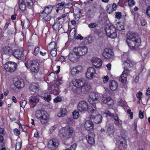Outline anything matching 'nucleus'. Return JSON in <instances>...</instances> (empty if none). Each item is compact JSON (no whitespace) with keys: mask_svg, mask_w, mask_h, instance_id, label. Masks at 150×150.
<instances>
[{"mask_svg":"<svg viewBox=\"0 0 150 150\" xmlns=\"http://www.w3.org/2000/svg\"><path fill=\"white\" fill-rule=\"evenodd\" d=\"M122 60L125 65L124 70L119 77V80L122 83L126 82L127 79V74L131 71L133 66V62L129 57L128 54L125 53L122 55Z\"/></svg>","mask_w":150,"mask_h":150,"instance_id":"f257e3e1","label":"nucleus"},{"mask_svg":"<svg viewBox=\"0 0 150 150\" xmlns=\"http://www.w3.org/2000/svg\"><path fill=\"white\" fill-rule=\"evenodd\" d=\"M126 42L131 49L136 50L141 45V40L140 37L135 34L129 32L127 35Z\"/></svg>","mask_w":150,"mask_h":150,"instance_id":"f03ea898","label":"nucleus"},{"mask_svg":"<svg viewBox=\"0 0 150 150\" xmlns=\"http://www.w3.org/2000/svg\"><path fill=\"white\" fill-rule=\"evenodd\" d=\"M36 117L43 124L47 123L50 118V116L45 110H37L35 113Z\"/></svg>","mask_w":150,"mask_h":150,"instance_id":"7ed1b4c3","label":"nucleus"},{"mask_svg":"<svg viewBox=\"0 0 150 150\" xmlns=\"http://www.w3.org/2000/svg\"><path fill=\"white\" fill-rule=\"evenodd\" d=\"M25 64L28 69H30V72L32 74H36L39 71V64L36 60H31L25 62Z\"/></svg>","mask_w":150,"mask_h":150,"instance_id":"20e7f679","label":"nucleus"},{"mask_svg":"<svg viewBox=\"0 0 150 150\" xmlns=\"http://www.w3.org/2000/svg\"><path fill=\"white\" fill-rule=\"evenodd\" d=\"M116 29L114 26L112 25H108L105 28V31L107 36L112 39H114L117 37Z\"/></svg>","mask_w":150,"mask_h":150,"instance_id":"39448f33","label":"nucleus"},{"mask_svg":"<svg viewBox=\"0 0 150 150\" xmlns=\"http://www.w3.org/2000/svg\"><path fill=\"white\" fill-rule=\"evenodd\" d=\"M73 132L74 129L73 127L67 126L62 129V134L63 137L68 139L71 137Z\"/></svg>","mask_w":150,"mask_h":150,"instance_id":"423d86ee","label":"nucleus"},{"mask_svg":"<svg viewBox=\"0 0 150 150\" xmlns=\"http://www.w3.org/2000/svg\"><path fill=\"white\" fill-rule=\"evenodd\" d=\"M4 67L7 71L13 72L16 70L17 64L15 62H8L4 64Z\"/></svg>","mask_w":150,"mask_h":150,"instance_id":"0eeeda50","label":"nucleus"},{"mask_svg":"<svg viewBox=\"0 0 150 150\" xmlns=\"http://www.w3.org/2000/svg\"><path fill=\"white\" fill-rule=\"evenodd\" d=\"M74 52L76 53L79 56L84 55L88 52V48L85 46L80 47H75L74 48Z\"/></svg>","mask_w":150,"mask_h":150,"instance_id":"6e6552de","label":"nucleus"},{"mask_svg":"<svg viewBox=\"0 0 150 150\" xmlns=\"http://www.w3.org/2000/svg\"><path fill=\"white\" fill-rule=\"evenodd\" d=\"M117 144L120 149H125L127 147L126 139L123 137H119Z\"/></svg>","mask_w":150,"mask_h":150,"instance_id":"1a4fd4ad","label":"nucleus"},{"mask_svg":"<svg viewBox=\"0 0 150 150\" xmlns=\"http://www.w3.org/2000/svg\"><path fill=\"white\" fill-rule=\"evenodd\" d=\"M77 109L81 112L87 111L88 109L87 103L84 100L80 101L78 104Z\"/></svg>","mask_w":150,"mask_h":150,"instance_id":"9d476101","label":"nucleus"},{"mask_svg":"<svg viewBox=\"0 0 150 150\" xmlns=\"http://www.w3.org/2000/svg\"><path fill=\"white\" fill-rule=\"evenodd\" d=\"M23 52V49L21 48L20 50H15L13 52V54L16 59H22L24 58Z\"/></svg>","mask_w":150,"mask_h":150,"instance_id":"9b49d317","label":"nucleus"},{"mask_svg":"<svg viewBox=\"0 0 150 150\" xmlns=\"http://www.w3.org/2000/svg\"><path fill=\"white\" fill-rule=\"evenodd\" d=\"M72 83L73 85L78 88H80L85 84V80L83 78L80 79H73Z\"/></svg>","mask_w":150,"mask_h":150,"instance_id":"f8f14e48","label":"nucleus"},{"mask_svg":"<svg viewBox=\"0 0 150 150\" xmlns=\"http://www.w3.org/2000/svg\"><path fill=\"white\" fill-rule=\"evenodd\" d=\"M114 53L112 50L110 48L105 49L103 53V56L106 59H109L112 58L114 56Z\"/></svg>","mask_w":150,"mask_h":150,"instance_id":"ddd939ff","label":"nucleus"},{"mask_svg":"<svg viewBox=\"0 0 150 150\" xmlns=\"http://www.w3.org/2000/svg\"><path fill=\"white\" fill-rule=\"evenodd\" d=\"M95 74L96 70L95 68L93 67H91L87 69L86 76L87 79H90L93 78Z\"/></svg>","mask_w":150,"mask_h":150,"instance_id":"4468645a","label":"nucleus"},{"mask_svg":"<svg viewBox=\"0 0 150 150\" xmlns=\"http://www.w3.org/2000/svg\"><path fill=\"white\" fill-rule=\"evenodd\" d=\"M90 117L91 120H93L96 124H99L102 122L103 117L100 114L95 116L91 115H90Z\"/></svg>","mask_w":150,"mask_h":150,"instance_id":"2eb2a0df","label":"nucleus"},{"mask_svg":"<svg viewBox=\"0 0 150 150\" xmlns=\"http://www.w3.org/2000/svg\"><path fill=\"white\" fill-rule=\"evenodd\" d=\"M91 62L93 65L97 68L100 67L101 66L102 63L101 59L97 57L93 58Z\"/></svg>","mask_w":150,"mask_h":150,"instance_id":"dca6fc26","label":"nucleus"},{"mask_svg":"<svg viewBox=\"0 0 150 150\" xmlns=\"http://www.w3.org/2000/svg\"><path fill=\"white\" fill-rule=\"evenodd\" d=\"M95 135L93 133H89L86 136V139L88 143L90 145H92L94 144L95 143Z\"/></svg>","mask_w":150,"mask_h":150,"instance_id":"f3484780","label":"nucleus"},{"mask_svg":"<svg viewBox=\"0 0 150 150\" xmlns=\"http://www.w3.org/2000/svg\"><path fill=\"white\" fill-rule=\"evenodd\" d=\"M58 144V142L56 139L50 140L48 142V146L51 149H54L57 147Z\"/></svg>","mask_w":150,"mask_h":150,"instance_id":"a211bd4d","label":"nucleus"},{"mask_svg":"<svg viewBox=\"0 0 150 150\" xmlns=\"http://www.w3.org/2000/svg\"><path fill=\"white\" fill-rule=\"evenodd\" d=\"M59 81H57L56 83L52 87L51 92L52 93L55 95H58L59 93Z\"/></svg>","mask_w":150,"mask_h":150,"instance_id":"6ab92c4d","label":"nucleus"},{"mask_svg":"<svg viewBox=\"0 0 150 150\" xmlns=\"http://www.w3.org/2000/svg\"><path fill=\"white\" fill-rule=\"evenodd\" d=\"M91 86L88 85L84 84L80 88V94L83 95V94H86L88 93L91 89Z\"/></svg>","mask_w":150,"mask_h":150,"instance_id":"aec40b11","label":"nucleus"},{"mask_svg":"<svg viewBox=\"0 0 150 150\" xmlns=\"http://www.w3.org/2000/svg\"><path fill=\"white\" fill-rule=\"evenodd\" d=\"M78 54L77 53L74 52V49L73 51L71 53H69L68 55V58L69 60L73 62H76L78 58Z\"/></svg>","mask_w":150,"mask_h":150,"instance_id":"412c9836","label":"nucleus"},{"mask_svg":"<svg viewBox=\"0 0 150 150\" xmlns=\"http://www.w3.org/2000/svg\"><path fill=\"white\" fill-rule=\"evenodd\" d=\"M117 8L116 4L114 3L113 4H108L106 6V9L107 12L109 13H110L113 11H115Z\"/></svg>","mask_w":150,"mask_h":150,"instance_id":"4be33fe9","label":"nucleus"},{"mask_svg":"<svg viewBox=\"0 0 150 150\" xmlns=\"http://www.w3.org/2000/svg\"><path fill=\"white\" fill-rule=\"evenodd\" d=\"M84 126L86 129L88 130L91 131L93 128V122L90 120H86L85 121Z\"/></svg>","mask_w":150,"mask_h":150,"instance_id":"5701e85b","label":"nucleus"},{"mask_svg":"<svg viewBox=\"0 0 150 150\" xmlns=\"http://www.w3.org/2000/svg\"><path fill=\"white\" fill-rule=\"evenodd\" d=\"M98 98V95L97 93H91L89 98L88 99V101L90 103H92V102H95L96 101H97Z\"/></svg>","mask_w":150,"mask_h":150,"instance_id":"b1692460","label":"nucleus"},{"mask_svg":"<svg viewBox=\"0 0 150 150\" xmlns=\"http://www.w3.org/2000/svg\"><path fill=\"white\" fill-rule=\"evenodd\" d=\"M39 96H33L31 99H29V102L30 104L33 105V107H35L39 100Z\"/></svg>","mask_w":150,"mask_h":150,"instance_id":"393cba45","label":"nucleus"},{"mask_svg":"<svg viewBox=\"0 0 150 150\" xmlns=\"http://www.w3.org/2000/svg\"><path fill=\"white\" fill-rule=\"evenodd\" d=\"M101 101L104 103L109 105H111L113 104V100L110 97L102 98Z\"/></svg>","mask_w":150,"mask_h":150,"instance_id":"a878e982","label":"nucleus"},{"mask_svg":"<svg viewBox=\"0 0 150 150\" xmlns=\"http://www.w3.org/2000/svg\"><path fill=\"white\" fill-rule=\"evenodd\" d=\"M82 67L80 66H78L76 67L73 68L71 70V73L72 75H74L79 73L81 71Z\"/></svg>","mask_w":150,"mask_h":150,"instance_id":"bb28decb","label":"nucleus"},{"mask_svg":"<svg viewBox=\"0 0 150 150\" xmlns=\"http://www.w3.org/2000/svg\"><path fill=\"white\" fill-rule=\"evenodd\" d=\"M112 117L114 120V123L116 125L118 126H121L122 124V121L120 119L117 114H115Z\"/></svg>","mask_w":150,"mask_h":150,"instance_id":"cd10ccee","label":"nucleus"},{"mask_svg":"<svg viewBox=\"0 0 150 150\" xmlns=\"http://www.w3.org/2000/svg\"><path fill=\"white\" fill-rule=\"evenodd\" d=\"M30 90L34 92H36L39 90V85L35 83H32L30 86Z\"/></svg>","mask_w":150,"mask_h":150,"instance_id":"c85d7f7f","label":"nucleus"},{"mask_svg":"<svg viewBox=\"0 0 150 150\" xmlns=\"http://www.w3.org/2000/svg\"><path fill=\"white\" fill-rule=\"evenodd\" d=\"M109 86L111 90L114 91L117 89L118 87V84L116 81L111 80L110 81Z\"/></svg>","mask_w":150,"mask_h":150,"instance_id":"c756f323","label":"nucleus"},{"mask_svg":"<svg viewBox=\"0 0 150 150\" xmlns=\"http://www.w3.org/2000/svg\"><path fill=\"white\" fill-rule=\"evenodd\" d=\"M14 85L16 88L20 89L23 88L24 86V83L22 80L20 79L17 81L15 83Z\"/></svg>","mask_w":150,"mask_h":150,"instance_id":"7c9ffc66","label":"nucleus"},{"mask_svg":"<svg viewBox=\"0 0 150 150\" xmlns=\"http://www.w3.org/2000/svg\"><path fill=\"white\" fill-rule=\"evenodd\" d=\"M49 14L41 13L40 16L42 18L43 21L48 22L50 21L51 17L49 15Z\"/></svg>","mask_w":150,"mask_h":150,"instance_id":"2f4dec72","label":"nucleus"},{"mask_svg":"<svg viewBox=\"0 0 150 150\" xmlns=\"http://www.w3.org/2000/svg\"><path fill=\"white\" fill-rule=\"evenodd\" d=\"M107 131L110 135L113 134L115 132L114 126L112 125H109L107 127Z\"/></svg>","mask_w":150,"mask_h":150,"instance_id":"473e14b6","label":"nucleus"},{"mask_svg":"<svg viewBox=\"0 0 150 150\" xmlns=\"http://www.w3.org/2000/svg\"><path fill=\"white\" fill-rule=\"evenodd\" d=\"M53 7L51 6H49L45 7L41 13L50 14L51 12Z\"/></svg>","mask_w":150,"mask_h":150,"instance_id":"72a5a7b5","label":"nucleus"},{"mask_svg":"<svg viewBox=\"0 0 150 150\" xmlns=\"http://www.w3.org/2000/svg\"><path fill=\"white\" fill-rule=\"evenodd\" d=\"M18 4L20 9L22 11L25 10L26 9V5L23 0H19Z\"/></svg>","mask_w":150,"mask_h":150,"instance_id":"f704fd0d","label":"nucleus"},{"mask_svg":"<svg viewBox=\"0 0 150 150\" xmlns=\"http://www.w3.org/2000/svg\"><path fill=\"white\" fill-rule=\"evenodd\" d=\"M41 97L44 98L45 100H47V101H49L51 100L50 96V94L48 93L42 94Z\"/></svg>","mask_w":150,"mask_h":150,"instance_id":"c9c22d12","label":"nucleus"},{"mask_svg":"<svg viewBox=\"0 0 150 150\" xmlns=\"http://www.w3.org/2000/svg\"><path fill=\"white\" fill-rule=\"evenodd\" d=\"M67 112L65 108L62 109L58 114V116L59 117H63L67 115Z\"/></svg>","mask_w":150,"mask_h":150,"instance_id":"e433bc0d","label":"nucleus"},{"mask_svg":"<svg viewBox=\"0 0 150 150\" xmlns=\"http://www.w3.org/2000/svg\"><path fill=\"white\" fill-rule=\"evenodd\" d=\"M3 50L4 52L6 54L9 55L11 54L12 50L10 47L8 46H5L4 47Z\"/></svg>","mask_w":150,"mask_h":150,"instance_id":"4c0bfd02","label":"nucleus"},{"mask_svg":"<svg viewBox=\"0 0 150 150\" xmlns=\"http://www.w3.org/2000/svg\"><path fill=\"white\" fill-rule=\"evenodd\" d=\"M55 43L53 41L51 42L47 46V50L48 51H50V50L56 48Z\"/></svg>","mask_w":150,"mask_h":150,"instance_id":"58836bf2","label":"nucleus"},{"mask_svg":"<svg viewBox=\"0 0 150 150\" xmlns=\"http://www.w3.org/2000/svg\"><path fill=\"white\" fill-rule=\"evenodd\" d=\"M22 25L25 28H28L30 25V23L29 21L27 19L26 20L23 21L22 22Z\"/></svg>","mask_w":150,"mask_h":150,"instance_id":"ea45409f","label":"nucleus"},{"mask_svg":"<svg viewBox=\"0 0 150 150\" xmlns=\"http://www.w3.org/2000/svg\"><path fill=\"white\" fill-rule=\"evenodd\" d=\"M60 24L59 22L55 23L54 24L52 25V27L54 30L55 31H57L59 30L60 27Z\"/></svg>","mask_w":150,"mask_h":150,"instance_id":"a19ab883","label":"nucleus"},{"mask_svg":"<svg viewBox=\"0 0 150 150\" xmlns=\"http://www.w3.org/2000/svg\"><path fill=\"white\" fill-rule=\"evenodd\" d=\"M96 109V105L95 104L92 105L91 107L88 106L87 110L88 112L91 113H93Z\"/></svg>","mask_w":150,"mask_h":150,"instance_id":"79ce46f5","label":"nucleus"},{"mask_svg":"<svg viewBox=\"0 0 150 150\" xmlns=\"http://www.w3.org/2000/svg\"><path fill=\"white\" fill-rule=\"evenodd\" d=\"M73 118L74 119H76L79 117V112L77 110H74L72 112Z\"/></svg>","mask_w":150,"mask_h":150,"instance_id":"37998d69","label":"nucleus"},{"mask_svg":"<svg viewBox=\"0 0 150 150\" xmlns=\"http://www.w3.org/2000/svg\"><path fill=\"white\" fill-rule=\"evenodd\" d=\"M22 143L21 142L17 141L15 148L16 150H19L21 148Z\"/></svg>","mask_w":150,"mask_h":150,"instance_id":"c03bdc74","label":"nucleus"},{"mask_svg":"<svg viewBox=\"0 0 150 150\" xmlns=\"http://www.w3.org/2000/svg\"><path fill=\"white\" fill-rule=\"evenodd\" d=\"M65 3L64 1H62L61 3H59L56 5L57 8H59L61 10L62 9L64 8V6Z\"/></svg>","mask_w":150,"mask_h":150,"instance_id":"a18cd8bd","label":"nucleus"},{"mask_svg":"<svg viewBox=\"0 0 150 150\" xmlns=\"http://www.w3.org/2000/svg\"><path fill=\"white\" fill-rule=\"evenodd\" d=\"M57 49L56 48L54 49H53L50 50L49 51L50 52V53L51 55L53 57H55L57 55Z\"/></svg>","mask_w":150,"mask_h":150,"instance_id":"49530a36","label":"nucleus"},{"mask_svg":"<svg viewBox=\"0 0 150 150\" xmlns=\"http://www.w3.org/2000/svg\"><path fill=\"white\" fill-rule=\"evenodd\" d=\"M26 3L27 6L29 8H31L33 4L32 0H26Z\"/></svg>","mask_w":150,"mask_h":150,"instance_id":"de8ad7c7","label":"nucleus"},{"mask_svg":"<svg viewBox=\"0 0 150 150\" xmlns=\"http://www.w3.org/2000/svg\"><path fill=\"white\" fill-rule=\"evenodd\" d=\"M81 12L80 11H79V12H78L77 13H74V16L75 19L76 20H79L81 16Z\"/></svg>","mask_w":150,"mask_h":150,"instance_id":"09e8293b","label":"nucleus"},{"mask_svg":"<svg viewBox=\"0 0 150 150\" xmlns=\"http://www.w3.org/2000/svg\"><path fill=\"white\" fill-rule=\"evenodd\" d=\"M93 31L94 34L98 36H99L101 33V30L100 29H97L96 28L94 29Z\"/></svg>","mask_w":150,"mask_h":150,"instance_id":"8fccbe9b","label":"nucleus"},{"mask_svg":"<svg viewBox=\"0 0 150 150\" xmlns=\"http://www.w3.org/2000/svg\"><path fill=\"white\" fill-rule=\"evenodd\" d=\"M4 131L3 128H0V143L2 142L4 140V138L2 135L4 132Z\"/></svg>","mask_w":150,"mask_h":150,"instance_id":"3c124183","label":"nucleus"},{"mask_svg":"<svg viewBox=\"0 0 150 150\" xmlns=\"http://www.w3.org/2000/svg\"><path fill=\"white\" fill-rule=\"evenodd\" d=\"M27 103V101L24 100H22L20 101V104L21 105V107H22L23 108H24L25 107Z\"/></svg>","mask_w":150,"mask_h":150,"instance_id":"603ef678","label":"nucleus"},{"mask_svg":"<svg viewBox=\"0 0 150 150\" xmlns=\"http://www.w3.org/2000/svg\"><path fill=\"white\" fill-rule=\"evenodd\" d=\"M98 25L97 24L94 23H91L88 25V26L89 28L94 29L98 27Z\"/></svg>","mask_w":150,"mask_h":150,"instance_id":"864d4df0","label":"nucleus"},{"mask_svg":"<svg viewBox=\"0 0 150 150\" xmlns=\"http://www.w3.org/2000/svg\"><path fill=\"white\" fill-rule=\"evenodd\" d=\"M127 2L128 5L131 7L134 5L135 1L134 0H127Z\"/></svg>","mask_w":150,"mask_h":150,"instance_id":"5fc2aeb1","label":"nucleus"},{"mask_svg":"<svg viewBox=\"0 0 150 150\" xmlns=\"http://www.w3.org/2000/svg\"><path fill=\"white\" fill-rule=\"evenodd\" d=\"M40 50V46L39 45L36 47L34 50V54L35 55H36L39 53Z\"/></svg>","mask_w":150,"mask_h":150,"instance_id":"6e6d98bb","label":"nucleus"},{"mask_svg":"<svg viewBox=\"0 0 150 150\" xmlns=\"http://www.w3.org/2000/svg\"><path fill=\"white\" fill-rule=\"evenodd\" d=\"M14 134L17 136H18L20 134V131L17 129L15 128L13 129Z\"/></svg>","mask_w":150,"mask_h":150,"instance_id":"4d7b16f0","label":"nucleus"},{"mask_svg":"<svg viewBox=\"0 0 150 150\" xmlns=\"http://www.w3.org/2000/svg\"><path fill=\"white\" fill-rule=\"evenodd\" d=\"M102 79H103V81L104 83L107 82L109 80V77L108 76H103Z\"/></svg>","mask_w":150,"mask_h":150,"instance_id":"13d9d810","label":"nucleus"},{"mask_svg":"<svg viewBox=\"0 0 150 150\" xmlns=\"http://www.w3.org/2000/svg\"><path fill=\"white\" fill-rule=\"evenodd\" d=\"M62 100V98L59 96H57L54 99V101L55 103H57L59 102H60Z\"/></svg>","mask_w":150,"mask_h":150,"instance_id":"bf43d9fd","label":"nucleus"},{"mask_svg":"<svg viewBox=\"0 0 150 150\" xmlns=\"http://www.w3.org/2000/svg\"><path fill=\"white\" fill-rule=\"evenodd\" d=\"M115 18L117 19H120L122 17L121 13V12H116Z\"/></svg>","mask_w":150,"mask_h":150,"instance_id":"052dcab7","label":"nucleus"},{"mask_svg":"<svg viewBox=\"0 0 150 150\" xmlns=\"http://www.w3.org/2000/svg\"><path fill=\"white\" fill-rule=\"evenodd\" d=\"M77 144L74 143L71 145V147L69 148L70 150H75Z\"/></svg>","mask_w":150,"mask_h":150,"instance_id":"680f3d73","label":"nucleus"},{"mask_svg":"<svg viewBox=\"0 0 150 150\" xmlns=\"http://www.w3.org/2000/svg\"><path fill=\"white\" fill-rule=\"evenodd\" d=\"M105 114H106L107 115L109 116H110V117H112L114 115L112 113L110 112V111H109L108 110H107L105 112Z\"/></svg>","mask_w":150,"mask_h":150,"instance_id":"e2e57ef3","label":"nucleus"},{"mask_svg":"<svg viewBox=\"0 0 150 150\" xmlns=\"http://www.w3.org/2000/svg\"><path fill=\"white\" fill-rule=\"evenodd\" d=\"M146 15L150 17V6H148L146 10Z\"/></svg>","mask_w":150,"mask_h":150,"instance_id":"0e129e2a","label":"nucleus"},{"mask_svg":"<svg viewBox=\"0 0 150 150\" xmlns=\"http://www.w3.org/2000/svg\"><path fill=\"white\" fill-rule=\"evenodd\" d=\"M124 26L122 25H120V24H118L117 26V30L119 31H121L123 29Z\"/></svg>","mask_w":150,"mask_h":150,"instance_id":"69168bd1","label":"nucleus"},{"mask_svg":"<svg viewBox=\"0 0 150 150\" xmlns=\"http://www.w3.org/2000/svg\"><path fill=\"white\" fill-rule=\"evenodd\" d=\"M142 95V93L141 92L139 91L137 94L136 96L139 99V100H140L141 99Z\"/></svg>","mask_w":150,"mask_h":150,"instance_id":"338daca9","label":"nucleus"},{"mask_svg":"<svg viewBox=\"0 0 150 150\" xmlns=\"http://www.w3.org/2000/svg\"><path fill=\"white\" fill-rule=\"evenodd\" d=\"M144 112L142 111L141 110L139 111V117L140 118H143L144 117V115H143Z\"/></svg>","mask_w":150,"mask_h":150,"instance_id":"774afa93","label":"nucleus"}]
</instances>
